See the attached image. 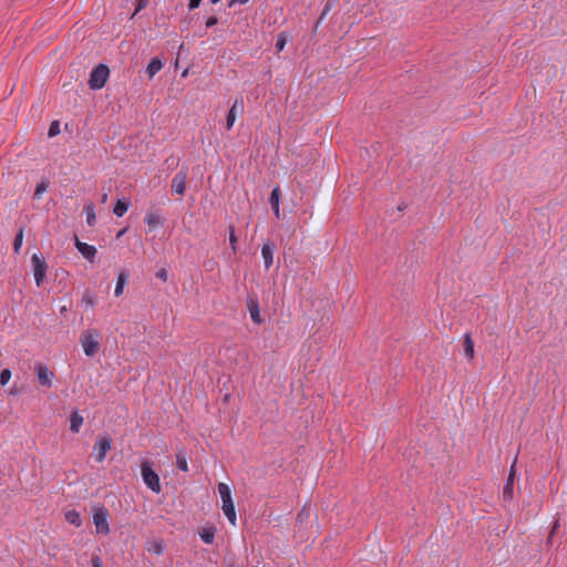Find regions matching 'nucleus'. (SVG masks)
I'll return each mask as SVG.
<instances>
[{"mask_svg":"<svg viewBox=\"0 0 567 567\" xmlns=\"http://www.w3.org/2000/svg\"><path fill=\"white\" fill-rule=\"evenodd\" d=\"M141 475L144 484L154 493L159 494L162 492V485L159 482L158 474L153 470V463L145 460L141 464Z\"/></svg>","mask_w":567,"mask_h":567,"instance_id":"obj_1","label":"nucleus"},{"mask_svg":"<svg viewBox=\"0 0 567 567\" xmlns=\"http://www.w3.org/2000/svg\"><path fill=\"white\" fill-rule=\"evenodd\" d=\"M100 332L96 329L84 330L80 336V343L85 355L93 357L100 349Z\"/></svg>","mask_w":567,"mask_h":567,"instance_id":"obj_2","label":"nucleus"},{"mask_svg":"<svg viewBox=\"0 0 567 567\" xmlns=\"http://www.w3.org/2000/svg\"><path fill=\"white\" fill-rule=\"evenodd\" d=\"M110 75V69L106 64L100 63L90 73L89 86L91 90L104 87Z\"/></svg>","mask_w":567,"mask_h":567,"instance_id":"obj_3","label":"nucleus"},{"mask_svg":"<svg viewBox=\"0 0 567 567\" xmlns=\"http://www.w3.org/2000/svg\"><path fill=\"white\" fill-rule=\"evenodd\" d=\"M110 513L104 505L94 508L93 522L97 534L107 535L110 533V525L107 522Z\"/></svg>","mask_w":567,"mask_h":567,"instance_id":"obj_4","label":"nucleus"},{"mask_svg":"<svg viewBox=\"0 0 567 567\" xmlns=\"http://www.w3.org/2000/svg\"><path fill=\"white\" fill-rule=\"evenodd\" d=\"M112 447V439L110 435H99L94 444V458L97 463H102L106 456V453Z\"/></svg>","mask_w":567,"mask_h":567,"instance_id":"obj_5","label":"nucleus"},{"mask_svg":"<svg viewBox=\"0 0 567 567\" xmlns=\"http://www.w3.org/2000/svg\"><path fill=\"white\" fill-rule=\"evenodd\" d=\"M31 265L33 270L34 280L38 287H40L44 280L47 274V262L43 257L34 254L31 257Z\"/></svg>","mask_w":567,"mask_h":567,"instance_id":"obj_6","label":"nucleus"},{"mask_svg":"<svg viewBox=\"0 0 567 567\" xmlns=\"http://www.w3.org/2000/svg\"><path fill=\"white\" fill-rule=\"evenodd\" d=\"M34 372L37 374L38 382L41 386L51 388L53 384L54 373L49 370L45 364L37 363L34 365Z\"/></svg>","mask_w":567,"mask_h":567,"instance_id":"obj_7","label":"nucleus"},{"mask_svg":"<svg viewBox=\"0 0 567 567\" xmlns=\"http://www.w3.org/2000/svg\"><path fill=\"white\" fill-rule=\"evenodd\" d=\"M246 306L249 311L251 320L257 324H261L264 322V319L260 313L259 300L256 293H248Z\"/></svg>","mask_w":567,"mask_h":567,"instance_id":"obj_8","label":"nucleus"},{"mask_svg":"<svg viewBox=\"0 0 567 567\" xmlns=\"http://www.w3.org/2000/svg\"><path fill=\"white\" fill-rule=\"evenodd\" d=\"M187 168L183 167L172 179V190L177 195H184L186 190Z\"/></svg>","mask_w":567,"mask_h":567,"instance_id":"obj_9","label":"nucleus"},{"mask_svg":"<svg viewBox=\"0 0 567 567\" xmlns=\"http://www.w3.org/2000/svg\"><path fill=\"white\" fill-rule=\"evenodd\" d=\"M243 114L244 113V100L243 97H236L234 104L231 105L227 117H226V130L230 131L235 124L236 121V114Z\"/></svg>","mask_w":567,"mask_h":567,"instance_id":"obj_10","label":"nucleus"},{"mask_svg":"<svg viewBox=\"0 0 567 567\" xmlns=\"http://www.w3.org/2000/svg\"><path fill=\"white\" fill-rule=\"evenodd\" d=\"M275 248H276L275 244L269 239L262 244L261 256L264 259L266 270H268L274 264Z\"/></svg>","mask_w":567,"mask_h":567,"instance_id":"obj_11","label":"nucleus"},{"mask_svg":"<svg viewBox=\"0 0 567 567\" xmlns=\"http://www.w3.org/2000/svg\"><path fill=\"white\" fill-rule=\"evenodd\" d=\"M515 465H516V460L513 462V464L511 466V471H509L507 481L503 488V497L505 501H511V499H513V496H514V480H515V474H516Z\"/></svg>","mask_w":567,"mask_h":567,"instance_id":"obj_12","label":"nucleus"},{"mask_svg":"<svg viewBox=\"0 0 567 567\" xmlns=\"http://www.w3.org/2000/svg\"><path fill=\"white\" fill-rule=\"evenodd\" d=\"M75 247L79 250V252L82 254V256L87 259L89 261L93 262L94 258L96 256V248L92 245H89L86 243L80 241L78 238H75Z\"/></svg>","mask_w":567,"mask_h":567,"instance_id":"obj_13","label":"nucleus"},{"mask_svg":"<svg viewBox=\"0 0 567 567\" xmlns=\"http://www.w3.org/2000/svg\"><path fill=\"white\" fill-rule=\"evenodd\" d=\"M144 221L150 227V229L152 230V229L163 225L164 219L161 216L158 210H153V212H148L145 215Z\"/></svg>","mask_w":567,"mask_h":567,"instance_id":"obj_14","label":"nucleus"},{"mask_svg":"<svg viewBox=\"0 0 567 567\" xmlns=\"http://www.w3.org/2000/svg\"><path fill=\"white\" fill-rule=\"evenodd\" d=\"M70 431L72 433H79L83 425L84 419L78 410H73L70 414Z\"/></svg>","mask_w":567,"mask_h":567,"instance_id":"obj_15","label":"nucleus"},{"mask_svg":"<svg viewBox=\"0 0 567 567\" xmlns=\"http://www.w3.org/2000/svg\"><path fill=\"white\" fill-rule=\"evenodd\" d=\"M281 190L279 186H276L270 194L269 203L274 210V214L279 218V204H280Z\"/></svg>","mask_w":567,"mask_h":567,"instance_id":"obj_16","label":"nucleus"},{"mask_svg":"<svg viewBox=\"0 0 567 567\" xmlns=\"http://www.w3.org/2000/svg\"><path fill=\"white\" fill-rule=\"evenodd\" d=\"M130 274L127 270L123 269L120 271L117 276V281L114 290V295L120 297L123 293L124 287L128 280Z\"/></svg>","mask_w":567,"mask_h":567,"instance_id":"obj_17","label":"nucleus"},{"mask_svg":"<svg viewBox=\"0 0 567 567\" xmlns=\"http://www.w3.org/2000/svg\"><path fill=\"white\" fill-rule=\"evenodd\" d=\"M463 348H464V355L470 359V360H473L474 359V354H475V351H474V341L472 339V336L471 333H465L464 334V338H463Z\"/></svg>","mask_w":567,"mask_h":567,"instance_id":"obj_18","label":"nucleus"},{"mask_svg":"<svg viewBox=\"0 0 567 567\" xmlns=\"http://www.w3.org/2000/svg\"><path fill=\"white\" fill-rule=\"evenodd\" d=\"M130 205H131V200L128 198L117 199V202L114 205L113 213L117 217H122L128 210Z\"/></svg>","mask_w":567,"mask_h":567,"instance_id":"obj_19","label":"nucleus"},{"mask_svg":"<svg viewBox=\"0 0 567 567\" xmlns=\"http://www.w3.org/2000/svg\"><path fill=\"white\" fill-rule=\"evenodd\" d=\"M163 68V62L158 58H153L146 68V73L148 78H153L157 72H159Z\"/></svg>","mask_w":567,"mask_h":567,"instance_id":"obj_20","label":"nucleus"},{"mask_svg":"<svg viewBox=\"0 0 567 567\" xmlns=\"http://www.w3.org/2000/svg\"><path fill=\"white\" fill-rule=\"evenodd\" d=\"M218 493L224 504L233 503L231 491L226 483L218 484Z\"/></svg>","mask_w":567,"mask_h":567,"instance_id":"obj_21","label":"nucleus"},{"mask_svg":"<svg viewBox=\"0 0 567 567\" xmlns=\"http://www.w3.org/2000/svg\"><path fill=\"white\" fill-rule=\"evenodd\" d=\"M64 516H65V520L69 524L73 525L75 527H80L82 525V518L78 511H75V509L68 511Z\"/></svg>","mask_w":567,"mask_h":567,"instance_id":"obj_22","label":"nucleus"},{"mask_svg":"<svg viewBox=\"0 0 567 567\" xmlns=\"http://www.w3.org/2000/svg\"><path fill=\"white\" fill-rule=\"evenodd\" d=\"M216 528L214 526L205 527L200 532V538L205 544H213L215 540Z\"/></svg>","mask_w":567,"mask_h":567,"instance_id":"obj_23","label":"nucleus"},{"mask_svg":"<svg viewBox=\"0 0 567 567\" xmlns=\"http://www.w3.org/2000/svg\"><path fill=\"white\" fill-rule=\"evenodd\" d=\"M221 508H223V512H224L225 516L227 517L228 522L233 526H235L237 516H236L234 503L224 504Z\"/></svg>","mask_w":567,"mask_h":567,"instance_id":"obj_24","label":"nucleus"},{"mask_svg":"<svg viewBox=\"0 0 567 567\" xmlns=\"http://www.w3.org/2000/svg\"><path fill=\"white\" fill-rule=\"evenodd\" d=\"M83 212L86 215V223L89 226H94L96 221L95 212H94V204L89 203L85 204L83 207Z\"/></svg>","mask_w":567,"mask_h":567,"instance_id":"obj_25","label":"nucleus"},{"mask_svg":"<svg viewBox=\"0 0 567 567\" xmlns=\"http://www.w3.org/2000/svg\"><path fill=\"white\" fill-rule=\"evenodd\" d=\"M81 302L86 307H94L97 302V297L93 292L86 290L82 296Z\"/></svg>","mask_w":567,"mask_h":567,"instance_id":"obj_26","label":"nucleus"},{"mask_svg":"<svg viewBox=\"0 0 567 567\" xmlns=\"http://www.w3.org/2000/svg\"><path fill=\"white\" fill-rule=\"evenodd\" d=\"M176 466L182 472H188V463H187V460H186V453L185 452L176 453Z\"/></svg>","mask_w":567,"mask_h":567,"instance_id":"obj_27","label":"nucleus"},{"mask_svg":"<svg viewBox=\"0 0 567 567\" xmlns=\"http://www.w3.org/2000/svg\"><path fill=\"white\" fill-rule=\"evenodd\" d=\"M147 550L156 555H161L165 550V544L163 540H154L150 544Z\"/></svg>","mask_w":567,"mask_h":567,"instance_id":"obj_28","label":"nucleus"},{"mask_svg":"<svg viewBox=\"0 0 567 567\" xmlns=\"http://www.w3.org/2000/svg\"><path fill=\"white\" fill-rule=\"evenodd\" d=\"M23 243V228H20L13 240V251L19 255Z\"/></svg>","mask_w":567,"mask_h":567,"instance_id":"obj_29","label":"nucleus"},{"mask_svg":"<svg viewBox=\"0 0 567 567\" xmlns=\"http://www.w3.org/2000/svg\"><path fill=\"white\" fill-rule=\"evenodd\" d=\"M228 233H229V244H230V248L234 252L237 251L238 247H237V236L235 234V226L234 225H229L228 226Z\"/></svg>","mask_w":567,"mask_h":567,"instance_id":"obj_30","label":"nucleus"},{"mask_svg":"<svg viewBox=\"0 0 567 567\" xmlns=\"http://www.w3.org/2000/svg\"><path fill=\"white\" fill-rule=\"evenodd\" d=\"M287 43V35L285 32H280L276 39V49L278 52L282 51Z\"/></svg>","mask_w":567,"mask_h":567,"instance_id":"obj_31","label":"nucleus"},{"mask_svg":"<svg viewBox=\"0 0 567 567\" xmlns=\"http://www.w3.org/2000/svg\"><path fill=\"white\" fill-rule=\"evenodd\" d=\"M309 515H310V507L303 506L301 508V511L297 514V522L303 523L305 520H307L309 518Z\"/></svg>","mask_w":567,"mask_h":567,"instance_id":"obj_32","label":"nucleus"},{"mask_svg":"<svg viewBox=\"0 0 567 567\" xmlns=\"http://www.w3.org/2000/svg\"><path fill=\"white\" fill-rule=\"evenodd\" d=\"M11 370L10 369H3L1 372H0V384L2 386L7 385L8 382L10 381L11 379Z\"/></svg>","mask_w":567,"mask_h":567,"instance_id":"obj_33","label":"nucleus"},{"mask_svg":"<svg viewBox=\"0 0 567 567\" xmlns=\"http://www.w3.org/2000/svg\"><path fill=\"white\" fill-rule=\"evenodd\" d=\"M60 133V123L58 121H54L50 124L48 135L49 137H54Z\"/></svg>","mask_w":567,"mask_h":567,"instance_id":"obj_34","label":"nucleus"},{"mask_svg":"<svg viewBox=\"0 0 567 567\" xmlns=\"http://www.w3.org/2000/svg\"><path fill=\"white\" fill-rule=\"evenodd\" d=\"M47 188L48 183L41 182L40 184H38L34 190V198H40L41 195L47 190Z\"/></svg>","mask_w":567,"mask_h":567,"instance_id":"obj_35","label":"nucleus"},{"mask_svg":"<svg viewBox=\"0 0 567 567\" xmlns=\"http://www.w3.org/2000/svg\"><path fill=\"white\" fill-rule=\"evenodd\" d=\"M148 1L150 0H136V7H135V11L134 13L132 14V18L138 13L141 10H143L144 8H146V6L148 4Z\"/></svg>","mask_w":567,"mask_h":567,"instance_id":"obj_36","label":"nucleus"},{"mask_svg":"<svg viewBox=\"0 0 567 567\" xmlns=\"http://www.w3.org/2000/svg\"><path fill=\"white\" fill-rule=\"evenodd\" d=\"M91 566L92 567H103L102 558L97 554H93L91 556Z\"/></svg>","mask_w":567,"mask_h":567,"instance_id":"obj_37","label":"nucleus"},{"mask_svg":"<svg viewBox=\"0 0 567 567\" xmlns=\"http://www.w3.org/2000/svg\"><path fill=\"white\" fill-rule=\"evenodd\" d=\"M218 23V18L216 16H212V17H208L206 22H205V25L206 28H213L214 25H216Z\"/></svg>","mask_w":567,"mask_h":567,"instance_id":"obj_38","label":"nucleus"},{"mask_svg":"<svg viewBox=\"0 0 567 567\" xmlns=\"http://www.w3.org/2000/svg\"><path fill=\"white\" fill-rule=\"evenodd\" d=\"M156 277L163 281H167L168 279V272L165 268H161L157 272H156Z\"/></svg>","mask_w":567,"mask_h":567,"instance_id":"obj_39","label":"nucleus"},{"mask_svg":"<svg viewBox=\"0 0 567 567\" xmlns=\"http://www.w3.org/2000/svg\"><path fill=\"white\" fill-rule=\"evenodd\" d=\"M203 0H189L188 2V9L190 11L197 9Z\"/></svg>","mask_w":567,"mask_h":567,"instance_id":"obj_40","label":"nucleus"},{"mask_svg":"<svg viewBox=\"0 0 567 567\" xmlns=\"http://www.w3.org/2000/svg\"><path fill=\"white\" fill-rule=\"evenodd\" d=\"M249 0H230L228 7H233L234 4H246Z\"/></svg>","mask_w":567,"mask_h":567,"instance_id":"obj_41","label":"nucleus"},{"mask_svg":"<svg viewBox=\"0 0 567 567\" xmlns=\"http://www.w3.org/2000/svg\"><path fill=\"white\" fill-rule=\"evenodd\" d=\"M329 10H330V4L326 3V6L323 7L322 12H321L320 20H322L324 18V16L329 12Z\"/></svg>","mask_w":567,"mask_h":567,"instance_id":"obj_42","label":"nucleus"},{"mask_svg":"<svg viewBox=\"0 0 567 567\" xmlns=\"http://www.w3.org/2000/svg\"><path fill=\"white\" fill-rule=\"evenodd\" d=\"M106 200H107V194L105 193L102 195L101 202L105 203Z\"/></svg>","mask_w":567,"mask_h":567,"instance_id":"obj_43","label":"nucleus"},{"mask_svg":"<svg viewBox=\"0 0 567 567\" xmlns=\"http://www.w3.org/2000/svg\"><path fill=\"white\" fill-rule=\"evenodd\" d=\"M125 231H126V229L121 230V231L117 234V238H118V237H121Z\"/></svg>","mask_w":567,"mask_h":567,"instance_id":"obj_44","label":"nucleus"},{"mask_svg":"<svg viewBox=\"0 0 567 567\" xmlns=\"http://www.w3.org/2000/svg\"><path fill=\"white\" fill-rule=\"evenodd\" d=\"M219 1H220V0H210V2H212L213 4H216V3H218Z\"/></svg>","mask_w":567,"mask_h":567,"instance_id":"obj_45","label":"nucleus"},{"mask_svg":"<svg viewBox=\"0 0 567 567\" xmlns=\"http://www.w3.org/2000/svg\"><path fill=\"white\" fill-rule=\"evenodd\" d=\"M66 311V308L65 307H62L61 308V313H64Z\"/></svg>","mask_w":567,"mask_h":567,"instance_id":"obj_46","label":"nucleus"},{"mask_svg":"<svg viewBox=\"0 0 567 567\" xmlns=\"http://www.w3.org/2000/svg\"><path fill=\"white\" fill-rule=\"evenodd\" d=\"M558 526V523L556 522L555 525H554V528L551 530V534L554 533L555 528Z\"/></svg>","mask_w":567,"mask_h":567,"instance_id":"obj_47","label":"nucleus"}]
</instances>
